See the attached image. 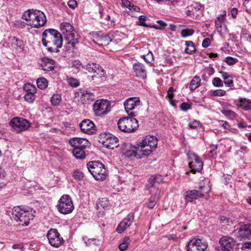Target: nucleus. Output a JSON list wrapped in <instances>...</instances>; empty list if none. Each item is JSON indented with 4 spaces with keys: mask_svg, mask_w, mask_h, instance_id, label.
<instances>
[{
    "mask_svg": "<svg viewBox=\"0 0 251 251\" xmlns=\"http://www.w3.org/2000/svg\"><path fill=\"white\" fill-rule=\"evenodd\" d=\"M157 146V139L153 136H146L139 142L130 154L136 158H142L150 155Z\"/></svg>",
    "mask_w": 251,
    "mask_h": 251,
    "instance_id": "nucleus-1",
    "label": "nucleus"
},
{
    "mask_svg": "<svg viewBox=\"0 0 251 251\" xmlns=\"http://www.w3.org/2000/svg\"><path fill=\"white\" fill-rule=\"evenodd\" d=\"M22 18L28 22L27 25L32 28H39L45 25L47 18L42 11L34 9H28L23 13Z\"/></svg>",
    "mask_w": 251,
    "mask_h": 251,
    "instance_id": "nucleus-2",
    "label": "nucleus"
},
{
    "mask_svg": "<svg viewBox=\"0 0 251 251\" xmlns=\"http://www.w3.org/2000/svg\"><path fill=\"white\" fill-rule=\"evenodd\" d=\"M12 215L13 218L19 222V224L27 226L29 224V221L34 217L27 207L22 206L14 207L12 209Z\"/></svg>",
    "mask_w": 251,
    "mask_h": 251,
    "instance_id": "nucleus-3",
    "label": "nucleus"
},
{
    "mask_svg": "<svg viewBox=\"0 0 251 251\" xmlns=\"http://www.w3.org/2000/svg\"><path fill=\"white\" fill-rule=\"evenodd\" d=\"M89 172L97 180H103L107 176V172L103 163L99 161H90L87 164Z\"/></svg>",
    "mask_w": 251,
    "mask_h": 251,
    "instance_id": "nucleus-4",
    "label": "nucleus"
},
{
    "mask_svg": "<svg viewBox=\"0 0 251 251\" xmlns=\"http://www.w3.org/2000/svg\"><path fill=\"white\" fill-rule=\"evenodd\" d=\"M203 184L201 185L199 187L200 190H191L185 192L183 197L185 202H192L193 200L204 197L208 195L210 191V187L208 184L203 182Z\"/></svg>",
    "mask_w": 251,
    "mask_h": 251,
    "instance_id": "nucleus-5",
    "label": "nucleus"
},
{
    "mask_svg": "<svg viewBox=\"0 0 251 251\" xmlns=\"http://www.w3.org/2000/svg\"><path fill=\"white\" fill-rule=\"evenodd\" d=\"M131 117H124L120 118L118 123V127L121 131L126 133H131L135 131L138 127V121Z\"/></svg>",
    "mask_w": 251,
    "mask_h": 251,
    "instance_id": "nucleus-6",
    "label": "nucleus"
},
{
    "mask_svg": "<svg viewBox=\"0 0 251 251\" xmlns=\"http://www.w3.org/2000/svg\"><path fill=\"white\" fill-rule=\"evenodd\" d=\"M57 207L58 211L63 214L71 213L74 209L72 199L68 195H64L60 198Z\"/></svg>",
    "mask_w": 251,
    "mask_h": 251,
    "instance_id": "nucleus-7",
    "label": "nucleus"
},
{
    "mask_svg": "<svg viewBox=\"0 0 251 251\" xmlns=\"http://www.w3.org/2000/svg\"><path fill=\"white\" fill-rule=\"evenodd\" d=\"M9 124L14 130L19 133L25 131L30 127V123L27 120L19 117L12 118Z\"/></svg>",
    "mask_w": 251,
    "mask_h": 251,
    "instance_id": "nucleus-8",
    "label": "nucleus"
},
{
    "mask_svg": "<svg viewBox=\"0 0 251 251\" xmlns=\"http://www.w3.org/2000/svg\"><path fill=\"white\" fill-rule=\"evenodd\" d=\"M110 103L106 100H97L93 104V110L96 115L102 116L110 110Z\"/></svg>",
    "mask_w": 251,
    "mask_h": 251,
    "instance_id": "nucleus-9",
    "label": "nucleus"
},
{
    "mask_svg": "<svg viewBox=\"0 0 251 251\" xmlns=\"http://www.w3.org/2000/svg\"><path fill=\"white\" fill-rule=\"evenodd\" d=\"M187 156L191 172L193 173H195L197 171L200 172L203 168V162L200 158L192 151H189L187 153Z\"/></svg>",
    "mask_w": 251,
    "mask_h": 251,
    "instance_id": "nucleus-10",
    "label": "nucleus"
},
{
    "mask_svg": "<svg viewBox=\"0 0 251 251\" xmlns=\"http://www.w3.org/2000/svg\"><path fill=\"white\" fill-rule=\"evenodd\" d=\"M208 246L207 242L198 237L191 239L187 245V251H204Z\"/></svg>",
    "mask_w": 251,
    "mask_h": 251,
    "instance_id": "nucleus-11",
    "label": "nucleus"
},
{
    "mask_svg": "<svg viewBox=\"0 0 251 251\" xmlns=\"http://www.w3.org/2000/svg\"><path fill=\"white\" fill-rule=\"evenodd\" d=\"M47 237L50 245L56 248L60 247L64 242L63 239L56 229L49 230Z\"/></svg>",
    "mask_w": 251,
    "mask_h": 251,
    "instance_id": "nucleus-12",
    "label": "nucleus"
},
{
    "mask_svg": "<svg viewBox=\"0 0 251 251\" xmlns=\"http://www.w3.org/2000/svg\"><path fill=\"white\" fill-rule=\"evenodd\" d=\"M102 144L107 149H114L119 146L118 138L110 134H105L102 137Z\"/></svg>",
    "mask_w": 251,
    "mask_h": 251,
    "instance_id": "nucleus-13",
    "label": "nucleus"
},
{
    "mask_svg": "<svg viewBox=\"0 0 251 251\" xmlns=\"http://www.w3.org/2000/svg\"><path fill=\"white\" fill-rule=\"evenodd\" d=\"M59 36V32L54 29H47L42 33V42L43 45L48 47L51 41L54 39V37Z\"/></svg>",
    "mask_w": 251,
    "mask_h": 251,
    "instance_id": "nucleus-14",
    "label": "nucleus"
},
{
    "mask_svg": "<svg viewBox=\"0 0 251 251\" xmlns=\"http://www.w3.org/2000/svg\"><path fill=\"white\" fill-rule=\"evenodd\" d=\"M140 104V100L136 98H130L126 100L124 102V106L125 110L129 116L133 117L136 116L133 112H130V111L134 109L135 108L139 105Z\"/></svg>",
    "mask_w": 251,
    "mask_h": 251,
    "instance_id": "nucleus-15",
    "label": "nucleus"
},
{
    "mask_svg": "<svg viewBox=\"0 0 251 251\" xmlns=\"http://www.w3.org/2000/svg\"><path fill=\"white\" fill-rule=\"evenodd\" d=\"M79 127L82 132L87 134H93L96 131L94 123L89 119L83 120L79 124Z\"/></svg>",
    "mask_w": 251,
    "mask_h": 251,
    "instance_id": "nucleus-16",
    "label": "nucleus"
},
{
    "mask_svg": "<svg viewBox=\"0 0 251 251\" xmlns=\"http://www.w3.org/2000/svg\"><path fill=\"white\" fill-rule=\"evenodd\" d=\"M84 70L89 73L97 74L100 78L104 75V71L103 68L98 64L95 63H88L84 65Z\"/></svg>",
    "mask_w": 251,
    "mask_h": 251,
    "instance_id": "nucleus-17",
    "label": "nucleus"
},
{
    "mask_svg": "<svg viewBox=\"0 0 251 251\" xmlns=\"http://www.w3.org/2000/svg\"><path fill=\"white\" fill-rule=\"evenodd\" d=\"M134 219V215L132 213H129L123 219L119 224L116 228V231L119 233H122L125 231L132 223Z\"/></svg>",
    "mask_w": 251,
    "mask_h": 251,
    "instance_id": "nucleus-18",
    "label": "nucleus"
},
{
    "mask_svg": "<svg viewBox=\"0 0 251 251\" xmlns=\"http://www.w3.org/2000/svg\"><path fill=\"white\" fill-rule=\"evenodd\" d=\"M62 35L59 32V36L56 35L54 37V39L52 40L48 45V50L50 52H58V49L61 48L62 46Z\"/></svg>",
    "mask_w": 251,
    "mask_h": 251,
    "instance_id": "nucleus-19",
    "label": "nucleus"
},
{
    "mask_svg": "<svg viewBox=\"0 0 251 251\" xmlns=\"http://www.w3.org/2000/svg\"><path fill=\"white\" fill-rule=\"evenodd\" d=\"M219 243L221 246L227 249H236L238 247V243L233 238L225 236L220 239Z\"/></svg>",
    "mask_w": 251,
    "mask_h": 251,
    "instance_id": "nucleus-20",
    "label": "nucleus"
},
{
    "mask_svg": "<svg viewBox=\"0 0 251 251\" xmlns=\"http://www.w3.org/2000/svg\"><path fill=\"white\" fill-rule=\"evenodd\" d=\"M226 16V12L224 11L223 14L218 16L215 21L216 28L221 34L226 32L227 30L226 26L224 24Z\"/></svg>",
    "mask_w": 251,
    "mask_h": 251,
    "instance_id": "nucleus-21",
    "label": "nucleus"
},
{
    "mask_svg": "<svg viewBox=\"0 0 251 251\" xmlns=\"http://www.w3.org/2000/svg\"><path fill=\"white\" fill-rule=\"evenodd\" d=\"M133 70L136 76L142 79L147 77V69L144 65L141 63H135L133 65Z\"/></svg>",
    "mask_w": 251,
    "mask_h": 251,
    "instance_id": "nucleus-22",
    "label": "nucleus"
},
{
    "mask_svg": "<svg viewBox=\"0 0 251 251\" xmlns=\"http://www.w3.org/2000/svg\"><path fill=\"white\" fill-rule=\"evenodd\" d=\"M8 45L13 50L22 51L24 49L22 40L15 36H10L8 40Z\"/></svg>",
    "mask_w": 251,
    "mask_h": 251,
    "instance_id": "nucleus-23",
    "label": "nucleus"
},
{
    "mask_svg": "<svg viewBox=\"0 0 251 251\" xmlns=\"http://www.w3.org/2000/svg\"><path fill=\"white\" fill-rule=\"evenodd\" d=\"M69 144L74 148H85L89 145L88 141L83 138L74 137L69 140Z\"/></svg>",
    "mask_w": 251,
    "mask_h": 251,
    "instance_id": "nucleus-24",
    "label": "nucleus"
},
{
    "mask_svg": "<svg viewBox=\"0 0 251 251\" xmlns=\"http://www.w3.org/2000/svg\"><path fill=\"white\" fill-rule=\"evenodd\" d=\"M251 237V224L242 226L239 230V238L240 240L248 239Z\"/></svg>",
    "mask_w": 251,
    "mask_h": 251,
    "instance_id": "nucleus-25",
    "label": "nucleus"
},
{
    "mask_svg": "<svg viewBox=\"0 0 251 251\" xmlns=\"http://www.w3.org/2000/svg\"><path fill=\"white\" fill-rule=\"evenodd\" d=\"M64 38L67 41V44L71 45L72 47H74L79 43V36L75 30L67 34Z\"/></svg>",
    "mask_w": 251,
    "mask_h": 251,
    "instance_id": "nucleus-26",
    "label": "nucleus"
},
{
    "mask_svg": "<svg viewBox=\"0 0 251 251\" xmlns=\"http://www.w3.org/2000/svg\"><path fill=\"white\" fill-rule=\"evenodd\" d=\"M220 222L223 228L226 230H229L230 227L234 226L235 223L234 220L225 216H221Z\"/></svg>",
    "mask_w": 251,
    "mask_h": 251,
    "instance_id": "nucleus-27",
    "label": "nucleus"
},
{
    "mask_svg": "<svg viewBox=\"0 0 251 251\" xmlns=\"http://www.w3.org/2000/svg\"><path fill=\"white\" fill-rule=\"evenodd\" d=\"M80 99L82 103L89 104L95 100V96L93 93L88 91L80 92Z\"/></svg>",
    "mask_w": 251,
    "mask_h": 251,
    "instance_id": "nucleus-28",
    "label": "nucleus"
},
{
    "mask_svg": "<svg viewBox=\"0 0 251 251\" xmlns=\"http://www.w3.org/2000/svg\"><path fill=\"white\" fill-rule=\"evenodd\" d=\"M60 28L64 36L75 31L73 26L69 23H63L60 24Z\"/></svg>",
    "mask_w": 251,
    "mask_h": 251,
    "instance_id": "nucleus-29",
    "label": "nucleus"
},
{
    "mask_svg": "<svg viewBox=\"0 0 251 251\" xmlns=\"http://www.w3.org/2000/svg\"><path fill=\"white\" fill-rule=\"evenodd\" d=\"M41 65L44 71H51L54 67V61L51 59L45 58Z\"/></svg>",
    "mask_w": 251,
    "mask_h": 251,
    "instance_id": "nucleus-30",
    "label": "nucleus"
},
{
    "mask_svg": "<svg viewBox=\"0 0 251 251\" xmlns=\"http://www.w3.org/2000/svg\"><path fill=\"white\" fill-rule=\"evenodd\" d=\"M109 204V202L107 198H100L97 201L96 207L98 210L102 211L103 210H104L107 208Z\"/></svg>",
    "mask_w": 251,
    "mask_h": 251,
    "instance_id": "nucleus-31",
    "label": "nucleus"
},
{
    "mask_svg": "<svg viewBox=\"0 0 251 251\" xmlns=\"http://www.w3.org/2000/svg\"><path fill=\"white\" fill-rule=\"evenodd\" d=\"M186 48L184 49L185 52L187 54H192L196 51L194 43L191 41L185 42Z\"/></svg>",
    "mask_w": 251,
    "mask_h": 251,
    "instance_id": "nucleus-32",
    "label": "nucleus"
},
{
    "mask_svg": "<svg viewBox=\"0 0 251 251\" xmlns=\"http://www.w3.org/2000/svg\"><path fill=\"white\" fill-rule=\"evenodd\" d=\"M83 148H74L73 153L75 157L77 159H82L85 157V153Z\"/></svg>",
    "mask_w": 251,
    "mask_h": 251,
    "instance_id": "nucleus-33",
    "label": "nucleus"
},
{
    "mask_svg": "<svg viewBox=\"0 0 251 251\" xmlns=\"http://www.w3.org/2000/svg\"><path fill=\"white\" fill-rule=\"evenodd\" d=\"M111 41L110 37L108 35H104L97 39V41H95L99 46H106Z\"/></svg>",
    "mask_w": 251,
    "mask_h": 251,
    "instance_id": "nucleus-34",
    "label": "nucleus"
},
{
    "mask_svg": "<svg viewBox=\"0 0 251 251\" xmlns=\"http://www.w3.org/2000/svg\"><path fill=\"white\" fill-rule=\"evenodd\" d=\"M240 106L246 110L251 109V100L246 99L239 100Z\"/></svg>",
    "mask_w": 251,
    "mask_h": 251,
    "instance_id": "nucleus-35",
    "label": "nucleus"
},
{
    "mask_svg": "<svg viewBox=\"0 0 251 251\" xmlns=\"http://www.w3.org/2000/svg\"><path fill=\"white\" fill-rule=\"evenodd\" d=\"M201 84V79L199 76H195L190 81L189 84L190 89L191 90H195Z\"/></svg>",
    "mask_w": 251,
    "mask_h": 251,
    "instance_id": "nucleus-36",
    "label": "nucleus"
},
{
    "mask_svg": "<svg viewBox=\"0 0 251 251\" xmlns=\"http://www.w3.org/2000/svg\"><path fill=\"white\" fill-rule=\"evenodd\" d=\"M36 83L39 89L43 90L48 86V82L45 78L40 77L37 79Z\"/></svg>",
    "mask_w": 251,
    "mask_h": 251,
    "instance_id": "nucleus-37",
    "label": "nucleus"
},
{
    "mask_svg": "<svg viewBox=\"0 0 251 251\" xmlns=\"http://www.w3.org/2000/svg\"><path fill=\"white\" fill-rule=\"evenodd\" d=\"M24 90L26 93L35 94L36 92V87L30 83H26L24 86Z\"/></svg>",
    "mask_w": 251,
    "mask_h": 251,
    "instance_id": "nucleus-38",
    "label": "nucleus"
},
{
    "mask_svg": "<svg viewBox=\"0 0 251 251\" xmlns=\"http://www.w3.org/2000/svg\"><path fill=\"white\" fill-rule=\"evenodd\" d=\"M62 98L61 95L56 94H54L50 98V102L52 105L57 106L61 101Z\"/></svg>",
    "mask_w": 251,
    "mask_h": 251,
    "instance_id": "nucleus-39",
    "label": "nucleus"
},
{
    "mask_svg": "<svg viewBox=\"0 0 251 251\" xmlns=\"http://www.w3.org/2000/svg\"><path fill=\"white\" fill-rule=\"evenodd\" d=\"M83 240L85 241L87 246L94 245L98 246L100 244V241L95 238H88L86 236L83 237Z\"/></svg>",
    "mask_w": 251,
    "mask_h": 251,
    "instance_id": "nucleus-40",
    "label": "nucleus"
},
{
    "mask_svg": "<svg viewBox=\"0 0 251 251\" xmlns=\"http://www.w3.org/2000/svg\"><path fill=\"white\" fill-rule=\"evenodd\" d=\"M130 243L129 237H126L124 239L123 242L119 245V248L121 251H125L127 248Z\"/></svg>",
    "mask_w": 251,
    "mask_h": 251,
    "instance_id": "nucleus-41",
    "label": "nucleus"
},
{
    "mask_svg": "<svg viewBox=\"0 0 251 251\" xmlns=\"http://www.w3.org/2000/svg\"><path fill=\"white\" fill-rule=\"evenodd\" d=\"M67 81L70 86L74 88L78 87L80 84L79 81L78 79L72 77L68 78Z\"/></svg>",
    "mask_w": 251,
    "mask_h": 251,
    "instance_id": "nucleus-42",
    "label": "nucleus"
},
{
    "mask_svg": "<svg viewBox=\"0 0 251 251\" xmlns=\"http://www.w3.org/2000/svg\"><path fill=\"white\" fill-rule=\"evenodd\" d=\"M25 101L29 103H33L35 99V94L26 93L24 96Z\"/></svg>",
    "mask_w": 251,
    "mask_h": 251,
    "instance_id": "nucleus-43",
    "label": "nucleus"
},
{
    "mask_svg": "<svg viewBox=\"0 0 251 251\" xmlns=\"http://www.w3.org/2000/svg\"><path fill=\"white\" fill-rule=\"evenodd\" d=\"M222 113L226 117H229L230 119L235 118L236 114L233 111L229 109H224L223 110Z\"/></svg>",
    "mask_w": 251,
    "mask_h": 251,
    "instance_id": "nucleus-44",
    "label": "nucleus"
},
{
    "mask_svg": "<svg viewBox=\"0 0 251 251\" xmlns=\"http://www.w3.org/2000/svg\"><path fill=\"white\" fill-rule=\"evenodd\" d=\"M72 66L73 67L75 68L78 70H80L84 68V65L78 60H75L74 61H73L72 63Z\"/></svg>",
    "mask_w": 251,
    "mask_h": 251,
    "instance_id": "nucleus-45",
    "label": "nucleus"
},
{
    "mask_svg": "<svg viewBox=\"0 0 251 251\" xmlns=\"http://www.w3.org/2000/svg\"><path fill=\"white\" fill-rule=\"evenodd\" d=\"M189 126L192 129H197L200 127V123L196 120H194L189 123Z\"/></svg>",
    "mask_w": 251,
    "mask_h": 251,
    "instance_id": "nucleus-46",
    "label": "nucleus"
},
{
    "mask_svg": "<svg viewBox=\"0 0 251 251\" xmlns=\"http://www.w3.org/2000/svg\"><path fill=\"white\" fill-rule=\"evenodd\" d=\"M194 33V30L192 29H183L181 32L182 37H186L192 35Z\"/></svg>",
    "mask_w": 251,
    "mask_h": 251,
    "instance_id": "nucleus-47",
    "label": "nucleus"
},
{
    "mask_svg": "<svg viewBox=\"0 0 251 251\" xmlns=\"http://www.w3.org/2000/svg\"><path fill=\"white\" fill-rule=\"evenodd\" d=\"M226 94V91L222 90V89H217L213 91L212 92L211 95L212 96H218V97H222L225 95Z\"/></svg>",
    "mask_w": 251,
    "mask_h": 251,
    "instance_id": "nucleus-48",
    "label": "nucleus"
},
{
    "mask_svg": "<svg viewBox=\"0 0 251 251\" xmlns=\"http://www.w3.org/2000/svg\"><path fill=\"white\" fill-rule=\"evenodd\" d=\"M213 85L217 87H222L223 86V82L222 80L219 77H214L212 80Z\"/></svg>",
    "mask_w": 251,
    "mask_h": 251,
    "instance_id": "nucleus-49",
    "label": "nucleus"
},
{
    "mask_svg": "<svg viewBox=\"0 0 251 251\" xmlns=\"http://www.w3.org/2000/svg\"><path fill=\"white\" fill-rule=\"evenodd\" d=\"M147 17L144 15H141L139 17V21L137 23V25L143 26L144 27H148V25L145 23Z\"/></svg>",
    "mask_w": 251,
    "mask_h": 251,
    "instance_id": "nucleus-50",
    "label": "nucleus"
},
{
    "mask_svg": "<svg viewBox=\"0 0 251 251\" xmlns=\"http://www.w3.org/2000/svg\"><path fill=\"white\" fill-rule=\"evenodd\" d=\"M145 61L147 63H151L153 60V54L149 51L146 55H143Z\"/></svg>",
    "mask_w": 251,
    "mask_h": 251,
    "instance_id": "nucleus-51",
    "label": "nucleus"
},
{
    "mask_svg": "<svg viewBox=\"0 0 251 251\" xmlns=\"http://www.w3.org/2000/svg\"><path fill=\"white\" fill-rule=\"evenodd\" d=\"M241 251H251V242H247L242 245Z\"/></svg>",
    "mask_w": 251,
    "mask_h": 251,
    "instance_id": "nucleus-52",
    "label": "nucleus"
},
{
    "mask_svg": "<svg viewBox=\"0 0 251 251\" xmlns=\"http://www.w3.org/2000/svg\"><path fill=\"white\" fill-rule=\"evenodd\" d=\"M166 98L168 99L170 104L173 105V86L169 88Z\"/></svg>",
    "mask_w": 251,
    "mask_h": 251,
    "instance_id": "nucleus-53",
    "label": "nucleus"
},
{
    "mask_svg": "<svg viewBox=\"0 0 251 251\" xmlns=\"http://www.w3.org/2000/svg\"><path fill=\"white\" fill-rule=\"evenodd\" d=\"M73 176L76 179H80L83 177V174L79 171H75L73 173Z\"/></svg>",
    "mask_w": 251,
    "mask_h": 251,
    "instance_id": "nucleus-54",
    "label": "nucleus"
},
{
    "mask_svg": "<svg viewBox=\"0 0 251 251\" xmlns=\"http://www.w3.org/2000/svg\"><path fill=\"white\" fill-rule=\"evenodd\" d=\"M156 202V199L155 197H151L149 200V202L148 203V207L149 208H152L155 206Z\"/></svg>",
    "mask_w": 251,
    "mask_h": 251,
    "instance_id": "nucleus-55",
    "label": "nucleus"
},
{
    "mask_svg": "<svg viewBox=\"0 0 251 251\" xmlns=\"http://www.w3.org/2000/svg\"><path fill=\"white\" fill-rule=\"evenodd\" d=\"M225 61L227 64L232 65L237 61V60L236 58L228 56L226 58Z\"/></svg>",
    "mask_w": 251,
    "mask_h": 251,
    "instance_id": "nucleus-56",
    "label": "nucleus"
},
{
    "mask_svg": "<svg viewBox=\"0 0 251 251\" xmlns=\"http://www.w3.org/2000/svg\"><path fill=\"white\" fill-rule=\"evenodd\" d=\"M161 176L159 175H155L154 176H153L151 179V183H152L151 185H153V183H159L160 182V180L161 179L160 178Z\"/></svg>",
    "mask_w": 251,
    "mask_h": 251,
    "instance_id": "nucleus-57",
    "label": "nucleus"
},
{
    "mask_svg": "<svg viewBox=\"0 0 251 251\" xmlns=\"http://www.w3.org/2000/svg\"><path fill=\"white\" fill-rule=\"evenodd\" d=\"M68 5L70 8L74 9L77 6V2L75 0H69Z\"/></svg>",
    "mask_w": 251,
    "mask_h": 251,
    "instance_id": "nucleus-58",
    "label": "nucleus"
},
{
    "mask_svg": "<svg viewBox=\"0 0 251 251\" xmlns=\"http://www.w3.org/2000/svg\"><path fill=\"white\" fill-rule=\"evenodd\" d=\"M217 150V146L216 145H210V151L209 152L212 154H216Z\"/></svg>",
    "mask_w": 251,
    "mask_h": 251,
    "instance_id": "nucleus-59",
    "label": "nucleus"
},
{
    "mask_svg": "<svg viewBox=\"0 0 251 251\" xmlns=\"http://www.w3.org/2000/svg\"><path fill=\"white\" fill-rule=\"evenodd\" d=\"M158 23L159 24V25H153V27L156 29H160L167 25L166 24L162 21H158Z\"/></svg>",
    "mask_w": 251,
    "mask_h": 251,
    "instance_id": "nucleus-60",
    "label": "nucleus"
},
{
    "mask_svg": "<svg viewBox=\"0 0 251 251\" xmlns=\"http://www.w3.org/2000/svg\"><path fill=\"white\" fill-rule=\"evenodd\" d=\"M180 108L182 110L186 111L191 108V105L188 103L183 102L181 104Z\"/></svg>",
    "mask_w": 251,
    "mask_h": 251,
    "instance_id": "nucleus-61",
    "label": "nucleus"
},
{
    "mask_svg": "<svg viewBox=\"0 0 251 251\" xmlns=\"http://www.w3.org/2000/svg\"><path fill=\"white\" fill-rule=\"evenodd\" d=\"M211 43V40L209 38L204 39L202 43V46L203 48H207Z\"/></svg>",
    "mask_w": 251,
    "mask_h": 251,
    "instance_id": "nucleus-62",
    "label": "nucleus"
},
{
    "mask_svg": "<svg viewBox=\"0 0 251 251\" xmlns=\"http://www.w3.org/2000/svg\"><path fill=\"white\" fill-rule=\"evenodd\" d=\"M122 4L129 9L131 8L132 4L128 0H121Z\"/></svg>",
    "mask_w": 251,
    "mask_h": 251,
    "instance_id": "nucleus-63",
    "label": "nucleus"
},
{
    "mask_svg": "<svg viewBox=\"0 0 251 251\" xmlns=\"http://www.w3.org/2000/svg\"><path fill=\"white\" fill-rule=\"evenodd\" d=\"M221 74L222 75V76L224 80H226L231 77V75H230L227 73L225 72H220Z\"/></svg>",
    "mask_w": 251,
    "mask_h": 251,
    "instance_id": "nucleus-64",
    "label": "nucleus"
}]
</instances>
